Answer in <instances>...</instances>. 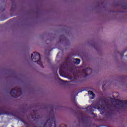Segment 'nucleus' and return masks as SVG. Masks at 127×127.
<instances>
[{"label": "nucleus", "mask_w": 127, "mask_h": 127, "mask_svg": "<svg viewBox=\"0 0 127 127\" xmlns=\"http://www.w3.org/2000/svg\"><path fill=\"white\" fill-rule=\"evenodd\" d=\"M85 73L87 75H90L92 73V69L90 67H87L85 70Z\"/></svg>", "instance_id": "3"}, {"label": "nucleus", "mask_w": 127, "mask_h": 127, "mask_svg": "<svg viewBox=\"0 0 127 127\" xmlns=\"http://www.w3.org/2000/svg\"><path fill=\"white\" fill-rule=\"evenodd\" d=\"M80 60L79 59H74L73 60V63L74 64H76V65H78V64H80Z\"/></svg>", "instance_id": "5"}, {"label": "nucleus", "mask_w": 127, "mask_h": 127, "mask_svg": "<svg viewBox=\"0 0 127 127\" xmlns=\"http://www.w3.org/2000/svg\"><path fill=\"white\" fill-rule=\"evenodd\" d=\"M31 60L33 62H37V63L43 68L42 65V63H41V60H40V55L37 52L33 53L31 56Z\"/></svg>", "instance_id": "1"}, {"label": "nucleus", "mask_w": 127, "mask_h": 127, "mask_svg": "<svg viewBox=\"0 0 127 127\" xmlns=\"http://www.w3.org/2000/svg\"><path fill=\"white\" fill-rule=\"evenodd\" d=\"M88 95L89 96H92V97H90V99L92 100L94 98H95V94L92 91H88Z\"/></svg>", "instance_id": "4"}, {"label": "nucleus", "mask_w": 127, "mask_h": 127, "mask_svg": "<svg viewBox=\"0 0 127 127\" xmlns=\"http://www.w3.org/2000/svg\"><path fill=\"white\" fill-rule=\"evenodd\" d=\"M116 108L118 109H123L124 107L127 106V101H122V100H117L116 101Z\"/></svg>", "instance_id": "2"}, {"label": "nucleus", "mask_w": 127, "mask_h": 127, "mask_svg": "<svg viewBox=\"0 0 127 127\" xmlns=\"http://www.w3.org/2000/svg\"><path fill=\"white\" fill-rule=\"evenodd\" d=\"M14 91V90H13V89L12 90V91H11V94H12V93H13Z\"/></svg>", "instance_id": "6"}]
</instances>
